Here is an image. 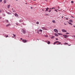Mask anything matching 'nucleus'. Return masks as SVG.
<instances>
[{
	"label": "nucleus",
	"mask_w": 75,
	"mask_h": 75,
	"mask_svg": "<svg viewBox=\"0 0 75 75\" xmlns=\"http://www.w3.org/2000/svg\"><path fill=\"white\" fill-rule=\"evenodd\" d=\"M21 31L23 33L25 34L26 33V31H25V30H24V29H22L21 30Z\"/></svg>",
	"instance_id": "f257e3e1"
},
{
	"label": "nucleus",
	"mask_w": 75,
	"mask_h": 75,
	"mask_svg": "<svg viewBox=\"0 0 75 75\" xmlns=\"http://www.w3.org/2000/svg\"><path fill=\"white\" fill-rule=\"evenodd\" d=\"M63 36H64V38H66L67 37L68 38L69 36L68 35H63Z\"/></svg>",
	"instance_id": "f03ea898"
},
{
	"label": "nucleus",
	"mask_w": 75,
	"mask_h": 75,
	"mask_svg": "<svg viewBox=\"0 0 75 75\" xmlns=\"http://www.w3.org/2000/svg\"><path fill=\"white\" fill-rule=\"evenodd\" d=\"M62 32H63L64 33H66V32H67V30L64 29H62Z\"/></svg>",
	"instance_id": "7ed1b4c3"
},
{
	"label": "nucleus",
	"mask_w": 75,
	"mask_h": 75,
	"mask_svg": "<svg viewBox=\"0 0 75 75\" xmlns=\"http://www.w3.org/2000/svg\"><path fill=\"white\" fill-rule=\"evenodd\" d=\"M54 32H55V33H58V30H57V29H54Z\"/></svg>",
	"instance_id": "20e7f679"
},
{
	"label": "nucleus",
	"mask_w": 75,
	"mask_h": 75,
	"mask_svg": "<svg viewBox=\"0 0 75 75\" xmlns=\"http://www.w3.org/2000/svg\"><path fill=\"white\" fill-rule=\"evenodd\" d=\"M22 42H27V40H22Z\"/></svg>",
	"instance_id": "39448f33"
},
{
	"label": "nucleus",
	"mask_w": 75,
	"mask_h": 75,
	"mask_svg": "<svg viewBox=\"0 0 75 75\" xmlns=\"http://www.w3.org/2000/svg\"><path fill=\"white\" fill-rule=\"evenodd\" d=\"M42 30H47V29L45 27H42Z\"/></svg>",
	"instance_id": "423d86ee"
},
{
	"label": "nucleus",
	"mask_w": 75,
	"mask_h": 75,
	"mask_svg": "<svg viewBox=\"0 0 75 75\" xmlns=\"http://www.w3.org/2000/svg\"><path fill=\"white\" fill-rule=\"evenodd\" d=\"M45 9H46V11H45V12H46L47 11H48V9H49V8H48V7L47 8H45Z\"/></svg>",
	"instance_id": "0eeeda50"
},
{
	"label": "nucleus",
	"mask_w": 75,
	"mask_h": 75,
	"mask_svg": "<svg viewBox=\"0 0 75 75\" xmlns=\"http://www.w3.org/2000/svg\"><path fill=\"white\" fill-rule=\"evenodd\" d=\"M11 25V24H9L6 25V27H8V26H10V25Z\"/></svg>",
	"instance_id": "6e6552de"
},
{
	"label": "nucleus",
	"mask_w": 75,
	"mask_h": 75,
	"mask_svg": "<svg viewBox=\"0 0 75 75\" xmlns=\"http://www.w3.org/2000/svg\"><path fill=\"white\" fill-rule=\"evenodd\" d=\"M57 42H58V44H57V45H59V44L60 45L61 44V42H59V41H57Z\"/></svg>",
	"instance_id": "1a4fd4ad"
},
{
	"label": "nucleus",
	"mask_w": 75,
	"mask_h": 75,
	"mask_svg": "<svg viewBox=\"0 0 75 75\" xmlns=\"http://www.w3.org/2000/svg\"><path fill=\"white\" fill-rule=\"evenodd\" d=\"M54 35L55 36H56V37H58V34L56 33H55Z\"/></svg>",
	"instance_id": "9d476101"
},
{
	"label": "nucleus",
	"mask_w": 75,
	"mask_h": 75,
	"mask_svg": "<svg viewBox=\"0 0 75 75\" xmlns=\"http://www.w3.org/2000/svg\"><path fill=\"white\" fill-rule=\"evenodd\" d=\"M68 23H69V24H71V25H72V24L71 23V22H68Z\"/></svg>",
	"instance_id": "9b49d317"
},
{
	"label": "nucleus",
	"mask_w": 75,
	"mask_h": 75,
	"mask_svg": "<svg viewBox=\"0 0 75 75\" xmlns=\"http://www.w3.org/2000/svg\"><path fill=\"white\" fill-rule=\"evenodd\" d=\"M15 16H16V17H18V14H17V13H15Z\"/></svg>",
	"instance_id": "f8f14e48"
},
{
	"label": "nucleus",
	"mask_w": 75,
	"mask_h": 75,
	"mask_svg": "<svg viewBox=\"0 0 75 75\" xmlns=\"http://www.w3.org/2000/svg\"><path fill=\"white\" fill-rule=\"evenodd\" d=\"M47 43L48 44H50V42L48 41V42H47Z\"/></svg>",
	"instance_id": "ddd939ff"
},
{
	"label": "nucleus",
	"mask_w": 75,
	"mask_h": 75,
	"mask_svg": "<svg viewBox=\"0 0 75 75\" xmlns=\"http://www.w3.org/2000/svg\"><path fill=\"white\" fill-rule=\"evenodd\" d=\"M69 21V22H72V23H73V21H72V20H70Z\"/></svg>",
	"instance_id": "4468645a"
},
{
	"label": "nucleus",
	"mask_w": 75,
	"mask_h": 75,
	"mask_svg": "<svg viewBox=\"0 0 75 75\" xmlns=\"http://www.w3.org/2000/svg\"><path fill=\"white\" fill-rule=\"evenodd\" d=\"M52 22L53 23H55V20L52 21Z\"/></svg>",
	"instance_id": "2eb2a0df"
},
{
	"label": "nucleus",
	"mask_w": 75,
	"mask_h": 75,
	"mask_svg": "<svg viewBox=\"0 0 75 75\" xmlns=\"http://www.w3.org/2000/svg\"><path fill=\"white\" fill-rule=\"evenodd\" d=\"M58 35H62V34L60 33H58Z\"/></svg>",
	"instance_id": "dca6fc26"
},
{
	"label": "nucleus",
	"mask_w": 75,
	"mask_h": 75,
	"mask_svg": "<svg viewBox=\"0 0 75 75\" xmlns=\"http://www.w3.org/2000/svg\"><path fill=\"white\" fill-rule=\"evenodd\" d=\"M58 43V42L57 41H56L55 42H54V45H55V44H56V43Z\"/></svg>",
	"instance_id": "f3484780"
},
{
	"label": "nucleus",
	"mask_w": 75,
	"mask_h": 75,
	"mask_svg": "<svg viewBox=\"0 0 75 75\" xmlns=\"http://www.w3.org/2000/svg\"><path fill=\"white\" fill-rule=\"evenodd\" d=\"M10 6V5H8V8H9Z\"/></svg>",
	"instance_id": "a211bd4d"
},
{
	"label": "nucleus",
	"mask_w": 75,
	"mask_h": 75,
	"mask_svg": "<svg viewBox=\"0 0 75 75\" xmlns=\"http://www.w3.org/2000/svg\"><path fill=\"white\" fill-rule=\"evenodd\" d=\"M7 13L8 14H11V13H10V12H8Z\"/></svg>",
	"instance_id": "6ab92c4d"
},
{
	"label": "nucleus",
	"mask_w": 75,
	"mask_h": 75,
	"mask_svg": "<svg viewBox=\"0 0 75 75\" xmlns=\"http://www.w3.org/2000/svg\"><path fill=\"white\" fill-rule=\"evenodd\" d=\"M4 3H5V4H6V0H4Z\"/></svg>",
	"instance_id": "aec40b11"
},
{
	"label": "nucleus",
	"mask_w": 75,
	"mask_h": 75,
	"mask_svg": "<svg viewBox=\"0 0 75 75\" xmlns=\"http://www.w3.org/2000/svg\"><path fill=\"white\" fill-rule=\"evenodd\" d=\"M39 31H40V32H42V30H41V29H40L39 30Z\"/></svg>",
	"instance_id": "412c9836"
},
{
	"label": "nucleus",
	"mask_w": 75,
	"mask_h": 75,
	"mask_svg": "<svg viewBox=\"0 0 75 75\" xmlns=\"http://www.w3.org/2000/svg\"><path fill=\"white\" fill-rule=\"evenodd\" d=\"M51 10H49L48 11V12L49 13H50V12H51Z\"/></svg>",
	"instance_id": "4be33fe9"
},
{
	"label": "nucleus",
	"mask_w": 75,
	"mask_h": 75,
	"mask_svg": "<svg viewBox=\"0 0 75 75\" xmlns=\"http://www.w3.org/2000/svg\"><path fill=\"white\" fill-rule=\"evenodd\" d=\"M36 24H39V22H36Z\"/></svg>",
	"instance_id": "5701e85b"
},
{
	"label": "nucleus",
	"mask_w": 75,
	"mask_h": 75,
	"mask_svg": "<svg viewBox=\"0 0 75 75\" xmlns=\"http://www.w3.org/2000/svg\"><path fill=\"white\" fill-rule=\"evenodd\" d=\"M54 38V36H52L51 38Z\"/></svg>",
	"instance_id": "b1692460"
},
{
	"label": "nucleus",
	"mask_w": 75,
	"mask_h": 75,
	"mask_svg": "<svg viewBox=\"0 0 75 75\" xmlns=\"http://www.w3.org/2000/svg\"><path fill=\"white\" fill-rule=\"evenodd\" d=\"M13 35L14 37H16V35H14V34H13Z\"/></svg>",
	"instance_id": "393cba45"
},
{
	"label": "nucleus",
	"mask_w": 75,
	"mask_h": 75,
	"mask_svg": "<svg viewBox=\"0 0 75 75\" xmlns=\"http://www.w3.org/2000/svg\"><path fill=\"white\" fill-rule=\"evenodd\" d=\"M69 34V33H66V34Z\"/></svg>",
	"instance_id": "a878e982"
},
{
	"label": "nucleus",
	"mask_w": 75,
	"mask_h": 75,
	"mask_svg": "<svg viewBox=\"0 0 75 75\" xmlns=\"http://www.w3.org/2000/svg\"><path fill=\"white\" fill-rule=\"evenodd\" d=\"M71 3H74V1H71Z\"/></svg>",
	"instance_id": "bb28decb"
},
{
	"label": "nucleus",
	"mask_w": 75,
	"mask_h": 75,
	"mask_svg": "<svg viewBox=\"0 0 75 75\" xmlns=\"http://www.w3.org/2000/svg\"><path fill=\"white\" fill-rule=\"evenodd\" d=\"M54 8H55L53 7L52 8H51V9H54Z\"/></svg>",
	"instance_id": "cd10ccee"
},
{
	"label": "nucleus",
	"mask_w": 75,
	"mask_h": 75,
	"mask_svg": "<svg viewBox=\"0 0 75 75\" xmlns=\"http://www.w3.org/2000/svg\"><path fill=\"white\" fill-rule=\"evenodd\" d=\"M6 22H7V23H8V20H6Z\"/></svg>",
	"instance_id": "c85d7f7f"
},
{
	"label": "nucleus",
	"mask_w": 75,
	"mask_h": 75,
	"mask_svg": "<svg viewBox=\"0 0 75 75\" xmlns=\"http://www.w3.org/2000/svg\"><path fill=\"white\" fill-rule=\"evenodd\" d=\"M8 37V35H7L6 36V38H7V37Z\"/></svg>",
	"instance_id": "c756f323"
},
{
	"label": "nucleus",
	"mask_w": 75,
	"mask_h": 75,
	"mask_svg": "<svg viewBox=\"0 0 75 75\" xmlns=\"http://www.w3.org/2000/svg\"><path fill=\"white\" fill-rule=\"evenodd\" d=\"M45 16H48V14H45Z\"/></svg>",
	"instance_id": "7c9ffc66"
},
{
	"label": "nucleus",
	"mask_w": 75,
	"mask_h": 75,
	"mask_svg": "<svg viewBox=\"0 0 75 75\" xmlns=\"http://www.w3.org/2000/svg\"><path fill=\"white\" fill-rule=\"evenodd\" d=\"M65 44L66 45H67V44L68 45V43H65Z\"/></svg>",
	"instance_id": "2f4dec72"
},
{
	"label": "nucleus",
	"mask_w": 75,
	"mask_h": 75,
	"mask_svg": "<svg viewBox=\"0 0 75 75\" xmlns=\"http://www.w3.org/2000/svg\"><path fill=\"white\" fill-rule=\"evenodd\" d=\"M54 11H56V12H57V10H56V9H55V10H54Z\"/></svg>",
	"instance_id": "473e14b6"
},
{
	"label": "nucleus",
	"mask_w": 75,
	"mask_h": 75,
	"mask_svg": "<svg viewBox=\"0 0 75 75\" xmlns=\"http://www.w3.org/2000/svg\"><path fill=\"white\" fill-rule=\"evenodd\" d=\"M0 2H1L2 1V0H0Z\"/></svg>",
	"instance_id": "72a5a7b5"
},
{
	"label": "nucleus",
	"mask_w": 75,
	"mask_h": 75,
	"mask_svg": "<svg viewBox=\"0 0 75 75\" xmlns=\"http://www.w3.org/2000/svg\"><path fill=\"white\" fill-rule=\"evenodd\" d=\"M56 40H58V38H56Z\"/></svg>",
	"instance_id": "f704fd0d"
},
{
	"label": "nucleus",
	"mask_w": 75,
	"mask_h": 75,
	"mask_svg": "<svg viewBox=\"0 0 75 75\" xmlns=\"http://www.w3.org/2000/svg\"><path fill=\"white\" fill-rule=\"evenodd\" d=\"M58 8L59 9V6H58Z\"/></svg>",
	"instance_id": "c9c22d12"
},
{
	"label": "nucleus",
	"mask_w": 75,
	"mask_h": 75,
	"mask_svg": "<svg viewBox=\"0 0 75 75\" xmlns=\"http://www.w3.org/2000/svg\"><path fill=\"white\" fill-rule=\"evenodd\" d=\"M31 9H33V7H31Z\"/></svg>",
	"instance_id": "e433bc0d"
},
{
	"label": "nucleus",
	"mask_w": 75,
	"mask_h": 75,
	"mask_svg": "<svg viewBox=\"0 0 75 75\" xmlns=\"http://www.w3.org/2000/svg\"><path fill=\"white\" fill-rule=\"evenodd\" d=\"M1 10H0V13H1Z\"/></svg>",
	"instance_id": "4c0bfd02"
},
{
	"label": "nucleus",
	"mask_w": 75,
	"mask_h": 75,
	"mask_svg": "<svg viewBox=\"0 0 75 75\" xmlns=\"http://www.w3.org/2000/svg\"><path fill=\"white\" fill-rule=\"evenodd\" d=\"M45 36L46 37H47V35H45Z\"/></svg>",
	"instance_id": "58836bf2"
},
{
	"label": "nucleus",
	"mask_w": 75,
	"mask_h": 75,
	"mask_svg": "<svg viewBox=\"0 0 75 75\" xmlns=\"http://www.w3.org/2000/svg\"><path fill=\"white\" fill-rule=\"evenodd\" d=\"M13 12H14V10H13Z\"/></svg>",
	"instance_id": "ea45409f"
},
{
	"label": "nucleus",
	"mask_w": 75,
	"mask_h": 75,
	"mask_svg": "<svg viewBox=\"0 0 75 75\" xmlns=\"http://www.w3.org/2000/svg\"><path fill=\"white\" fill-rule=\"evenodd\" d=\"M68 18H67L66 20H68Z\"/></svg>",
	"instance_id": "a19ab883"
},
{
	"label": "nucleus",
	"mask_w": 75,
	"mask_h": 75,
	"mask_svg": "<svg viewBox=\"0 0 75 75\" xmlns=\"http://www.w3.org/2000/svg\"><path fill=\"white\" fill-rule=\"evenodd\" d=\"M19 22H21V21H19Z\"/></svg>",
	"instance_id": "79ce46f5"
},
{
	"label": "nucleus",
	"mask_w": 75,
	"mask_h": 75,
	"mask_svg": "<svg viewBox=\"0 0 75 75\" xmlns=\"http://www.w3.org/2000/svg\"><path fill=\"white\" fill-rule=\"evenodd\" d=\"M21 40H23V39H22V38H21Z\"/></svg>",
	"instance_id": "37998d69"
},
{
	"label": "nucleus",
	"mask_w": 75,
	"mask_h": 75,
	"mask_svg": "<svg viewBox=\"0 0 75 75\" xmlns=\"http://www.w3.org/2000/svg\"><path fill=\"white\" fill-rule=\"evenodd\" d=\"M1 17L0 16V19H1Z\"/></svg>",
	"instance_id": "c03bdc74"
},
{
	"label": "nucleus",
	"mask_w": 75,
	"mask_h": 75,
	"mask_svg": "<svg viewBox=\"0 0 75 75\" xmlns=\"http://www.w3.org/2000/svg\"><path fill=\"white\" fill-rule=\"evenodd\" d=\"M12 37H13V38H14V37L13 36Z\"/></svg>",
	"instance_id": "a18cd8bd"
},
{
	"label": "nucleus",
	"mask_w": 75,
	"mask_h": 75,
	"mask_svg": "<svg viewBox=\"0 0 75 75\" xmlns=\"http://www.w3.org/2000/svg\"><path fill=\"white\" fill-rule=\"evenodd\" d=\"M69 46H71V45H69Z\"/></svg>",
	"instance_id": "49530a36"
},
{
	"label": "nucleus",
	"mask_w": 75,
	"mask_h": 75,
	"mask_svg": "<svg viewBox=\"0 0 75 75\" xmlns=\"http://www.w3.org/2000/svg\"><path fill=\"white\" fill-rule=\"evenodd\" d=\"M16 25H18V24L17 23H16Z\"/></svg>",
	"instance_id": "de8ad7c7"
},
{
	"label": "nucleus",
	"mask_w": 75,
	"mask_h": 75,
	"mask_svg": "<svg viewBox=\"0 0 75 75\" xmlns=\"http://www.w3.org/2000/svg\"><path fill=\"white\" fill-rule=\"evenodd\" d=\"M33 1H35V0H33Z\"/></svg>",
	"instance_id": "09e8293b"
},
{
	"label": "nucleus",
	"mask_w": 75,
	"mask_h": 75,
	"mask_svg": "<svg viewBox=\"0 0 75 75\" xmlns=\"http://www.w3.org/2000/svg\"><path fill=\"white\" fill-rule=\"evenodd\" d=\"M51 8H50V10H51Z\"/></svg>",
	"instance_id": "8fccbe9b"
},
{
	"label": "nucleus",
	"mask_w": 75,
	"mask_h": 75,
	"mask_svg": "<svg viewBox=\"0 0 75 75\" xmlns=\"http://www.w3.org/2000/svg\"><path fill=\"white\" fill-rule=\"evenodd\" d=\"M62 18H63V16H62Z\"/></svg>",
	"instance_id": "3c124183"
},
{
	"label": "nucleus",
	"mask_w": 75,
	"mask_h": 75,
	"mask_svg": "<svg viewBox=\"0 0 75 75\" xmlns=\"http://www.w3.org/2000/svg\"><path fill=\"white\" fill-rule=\"evenodd\" d=\"M42 10L43 11H44V10H43V9H42Z\"/></svg>",
	"instance_id": "603ef678"
},
{
	"label": "nucleus",
	"mask_w": 75,
	"mask_h": 75,
	"mask_svg": "<svg viewBox=\"0 0 75 75\" xmlns=\"http://www.w3.org/2000/svg\"><path fill=\"white\" fill-rule=\"evenodd\" d=\"M37 40H39L38 39H37Z\"/></svg>",
	"instance_id": "864d4df0"
},
{
	"label": "nucleus",
	"mask_w": 75,
	"mask_h": 75,
	"mask_svg": "<svg viewBox=\"0 0 75 75\" xmlns=\"http://www.w3.org/2000/svg\"><path fill=\"white\" fill-rule=\"evenodd\" d=\"M75 28V26H73Z\"/></svg>",
	"instance_id": "5fc2aeb1"
},
{
	"label": "nucleus",
	"mask_w": 75,
	"mask_h": 75,
	"mask_svg": "<svg viewBox=\"0 0 75 75\" xmlns=\"http://www.w3.org/2000/svg\"><path fill=\"white\" fill-rule=\"evenodd\" d=\"M12 10H13V8H12Z\"/></svg>",
	"instance_id": "6e6d98bb"
},
{
	"label": "nucleus",
	"mask_w": 75,
	"mask_h": 75,
	"mask_svg": "<svg viewBox=\"0 0 75 75\" xmlns=\"http://www.w3.org/2000/svg\"><path fill=\"white\" fill-rule=\"evenodd\" d=\"M71 17H73V16H71Z\"/></svg>",
	"instance_id": "4d7b16f0"
},
{
	"label": "nucleus",
	"mask_w": 75,
	"mask_h": 75,
	"mask_svg": "<svg viewBox=\"0 0 75 75\" xmlns=\"http://www.w3.org/2000/svg\"><path fill=\"white\" fill-rule=\"evenodd\" d=\"M46 1H47V0H46Z\"/></svg>",
	"instance_id": "13d9d810"
},
{
	"label": "nucleus",
	"mask_w": 75,
	"mask_h": 75,
	"mask_svg": "<svg viewBox=\"0 0 75 75\" xmlns=\"http://www.w3.org/2000/svg\"><path fill=\"white\" fill-rule=\"evenodd\" d=\"M17 0H16V1H17Z\"/></svg>",
	"instance_id": "bf43d9fd"
},
{
	"label": "nucleus",
	"mask_w": 75,
	"mask_h": 75,
	"mask_svg": "<svg viewBox=\"0 0 75 75\" xmlns=\"http://www.w3.org/2000/svg\"><path fill=\"white\" fill-rule=\"evenodd\" d=\"M58 10L59 11V9H58Z\"/></svg>",
	"instance_id": "052dcab7"
},
{
	"label": "nucleus",
	"mask_w": 75,
	"mask_h": 75,
	"mask_svg": "<svg viewBox=\"0 0 75 75\" xmlns=\"http://www.w3.org/2000/svg\"><path fill=\"white\" fill-rule=\"evenodd\" d=\"M26 4H27V3H26Z\"/></svg>",
	"instance_id": "680f3d73"
},
{
	"label": "nucleus",
	"mask_w": 75,
	"mask_h": 75,
	"mask_svg": "<svg viewBox=\"0 0 75 75\" xmlns=\"http://www.w3.org/2000/svg\"><path fill=\"white\" fill-rule=\"evenodd\" d=\"M65 24V25H66V24Z\"/></svg>",
	"instance_id": "e2e57ef3"
}]
</instances>
